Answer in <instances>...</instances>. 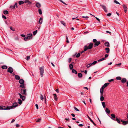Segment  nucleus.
Listing matches in <instances>:
<instances>
[{"mask_svg":"<svg viewBox=\"0 0 128 128\" xmlns=\"http://www.w3.org/2000/svg\"><path fill=\"white\" fill-rule=\"evenodd\" d=\"M110 84V83H105L104 85V86L105 87H106L108 86Z\"/></svg>","mask_w":128,"mask_h":128,"instance_id":"nucleus-42","label":"nucleus"},{"mask_svg":"<svg viewBox=\"0 0 128 128\" xmlns=\"http://www.w3.org/2000/svg\"><path fill=\"white\" fill-rule=\"evenodd\" d=\"M18 6H17V3H16L13 6L12 8V9L15 8H17Z\"/></svg>","mask_w":128,"mask_h":128,"instance_id":"nucleus-25","label":"nucleus"},{"mask_svg":"<svg viewBox=\"0 0 128 128\" xmlns=\"http://www.w3.org/2000/svg\"><path fill=\"white\" fill-rule=\"evenodd\" d=\"M82 18H88L89 17L88 16H82Z\"/></svg>","mask_w":128,"mask_h":128,"instance_id":"nucleus-51","label":"nucleus"},{"mask_svg":"<svg viewBox=\"0 0 128 128\" xmlns=\"http://www.w3.org/2000/svg\"><path fill=\"white\" fill-rule=\"evenodd\" d=\"M18 106V104L16 102H14L12 106H9L12 107V108H10V109H12L14 108H15Z\"/></svg>","mask_w":128,"mask_h":128,"instance_id":"nucleus-6","label":"nucleus"},{"mask_svg":"<svg viewBox=\"0 0 128 128\" xmlns=\"http://www.w3.org/2000/svg\"><path fill=\"white\" fill-rule=\"evenodd\" d=\"M2 18H4L5 19H6V17L4 15L2 16Z\"/></svg>","mask_w":128,"mask_h":128,"instance_id":"nucleus-59","label":"nucleus"},{"mask_svg":"<svg viewBox=\"0 0 128 128\" xmlns=\"http://www.w3.org/2000/svg\"><path fill=\"white\" fill-rule=\"evenodd\" d=\"M72 60V58H70L68 59V62H69V63H70L71 61Z\"/></svg>","mask_w":128,"mask_h":128,"instance_id":"nucleus-53","label":"nucleus"},{"mask_svg":"<svg viewBox=\"0 0 128 128\" xmlns=\"http://www.w3.org/2000/svg\"><path fill=\"white\" fill-rule=\"evenodd\" d=\"M15 78L17 80H23L22 79H20V76L18 75H16L15 76Z\"/></svg>","mask_w":128,"mask_h":128,"instance_id":"nucleus-12","label":"nucleus"},{"mask_svg":"<svg viewBox=\"0 0 128 128\" xmlns=\"http://www.w3.org/2000/svg\"><path fill=\"white\" fill-rule=\"evenodd\" d=\"M104 99V98L103 96H101L100 97V100L101 101H103Z\"/></svg>","mask_w":128,"mask_h":128,"instance_id":"nucleus-43","label":"nucleus"},{"mask_svg":"<svg viewBox=\"0 0 128 128\" xmlns=\"http://www.w3.org/2000/svg\"><path fill=\"white\" fill-rule=\"evenodd\" d=\"M74 109L75 110H76L77 111H79V110L78 108H76V107H74Z\"/></svg>","mask_w":128,"mask_h":128,"instance_id":"nucleus-58","label":"nucleus"},{"mask_svg":"<svg viewBox=\"0 0 128 128\" xmlns=\"http://www.w3.org/2000/svg\"><path fill=\"white\" fill-rule=\"evenodd\" d=\"M114 3H115L116 4H120L118 2V1H117L116 0H115L114 1Z\"/></svg>","mask_w":128,"mask_h":128,"instance_id":"nucleus-46","label":"nucleus"},{"mask_svg":"<svg viewBox=\"0 0 128 128\" xmlns=\"http://www.w3.org/2000/svg\"><path fill=\"white\" fill-rule=\"evenodd\" d=\"M114 120L117 121L118 122L119 124L120 123V120L117 117L116 118V119H115V120Z\"/></svg>","mask_w":128,"mask_h":128,"instance_id":"nucleus-22","label":"nucleus"},{"mask_svg":"<svg viewBox=\"0 0 128 128\" xmlns=\"http://www.w3.org/2000/svg\"><path fill=\"white\" fill-rule=\"evenodd\" d=\"M66 42L68 43H69V42L68 40V38L67 36H66Z\"/></svg>","mask_w":128,"mask_h":128,"instance_id":"nucleus-49","label":"nucleus"},{"mask_svg":"<svg viewBox=\"0 0 128 128\" xmlns=\"http://www.w3.org/2000/svg\"><path fill=\"white\" fill-rule=\"evenodd\" d=\"M126 80H121V82L122 83H124L126 82Z\"/></svg>","mask_w":128,"mask_h":128,"instance_id":"nucleus-57","label":"nucleus"},{"mask_svg":"<svg viewBox=\"0 0 128 128\" xmlns=\"http://www.w3.org/2000/svg\"><path fill=\"white\" fill-rule=\"evenodd\" d=\"M106 52L107 53H108L110 52V49L109 48H107L105 49Z\"/></svg>","mask_w":128,"mask_h":128,"instance_id":"nucleus-21","label":"nucleus"},{"mask_svg":"<svg viewBox=\"0 0 128 128\" xmlns=\"http://www.w3.org/2000/svg\"><path fill=\"white\" fill-rule=\"evenodd\" d=\"M93 45V43H90L89 44L88 46V48L89 49H91Z\"/></svg>","mask_w":128,"mask_h":128,"instance_id":"nucleus-10","label":"nucleus"},{"mask_svg":"<svg viewBox=\"0 0 128 128\" xmlns=\"http://www.w3.org/2000/svg\"><path fill=\"white\" fill-rule=\"evenodd\" d=\"M39 69L40 71V74L42 77L43 76L44 73V67L43 66L39 68Z\"/></svg>","mask_w":128,"mask_h":128,"instance_id":"nucleus-3","label":"nucleus"},{"mask_svg":"<svg viewBox=\"0 0 128 128\" xmlns=\"http://www.w3.org/2000/svg\"><path fill=\"white\" fill-rule=\"evenodd\" d=\"M24 2L22 0L18 2V4H19L20 5H21L22 4H24Z\"/></svg>","mask_w":128,"mask_h":128,"instance_id":"nucleus-27","label":"nucleus"},{"mask_svg":"<svg viewBox=\"0 0 128 128\" xmlns=\"http://www.w3.org/2000/svg\"><path fill=\"white\" fill-rule=\"evenodd\" d=\"M116 79L118 80H121V78L120 76L116 77Z\"/></svg>","mask_w":128,"mask_h":128,"instance_id":"nucleus-44","label":"nucleus"},{"mask_svg":"<svg viewBox=\"0 0 128 128\" xmlns=\"http://www.w3.org/2000/svg\"><path fill=\"white\" fill-rule=\"evenodd\" d=\"M73 67V65H72V64H70L69 65V68H70V70H72Z\"/></svg>","mask_w":128,"mask_h":128,"instance_id":"nucleus-26","label":"nucleus"},{"mask_svg":"<svg viewBox=\"0 0 128 128\" xmlns=\"http://www.w3.org/2000/svg\"><path fill=\"white\" fill-rule=\"evenodd\" d=\"M42 18H40L39 20L38 21V22L39 23L41 24L42 23Z\"/></svg>","mask_w":128,"mask_h":128,"instance_id":"nucleus-20","label":"nucleus"},{"mask_svg":"<svg viewBox=\"0 0 128 128\" xmlns=\"http://www.w3.org/2000/svg\"><path fill=\"white\" fill-rule=\"evenodd\" d=\"M36 6L38 8H40L41 6V5L40 3L38 2L36 4Z\"/></svg>","mask_w":128,"mask_h":128,"instance_id":"nucleus-14","label":"nucleus"},{"mask_svg":"<svg viewBox=\"0 0 128 128\" xmlns=\"http://www.w3.org/2000/svg\"><path fill=\"white\" fill-rule=\"evenodd\" d=\"M97 41V40L96 39H94L93 40V42L94 44L96 43Z\"/></svg>","mask_w":128,"mask_h":128,"instance_id":"nucleus-50","label":"nucleus"},{"mask_svg":"<svg viewBox=\"0 0 128 128\" xmlns=\"http://www.w3.org/2000/svg\"><path fill=\"white\" fill-rule=\"evenodd\" d=\"M29 40V38L27 36L26 37H25L24 38V40L26 41H27L28 40Z\"/></svg>","mask_w":128,"mask_h":128,"instance_id":"nucleus-35","label":"nucleus"},{"mask_svg":"<svg viewBox=\"0 0 128 128\" xmlns=\"http://www.w3.org/2000/svg\"><path fill=\"white\" fill-rule=\"evenodd\" d=\"M78 76L79 78H81L82 76V74L81 73H79L78 74Z\"/></svg>","mask_w":128,"mask_h":128,"instance_id":"nucleus-30","label":"nucleus"},{"mask_svg":"<svg viewBox=\"0 0 128 128\" xmlns=\"http://www.w3.org/2000/svg\"><path fill=\"white\" fill-rule=\"evenodd\" d=\"M7 71L8 72L12 73L13 72V69L12 67H9L8 68V70Z\"/></svg>","mask_w":128,"mask_h":128,"instance_id":"nucleus-8","label":"nucleus"},{"mask_svg":"<svg viewBox=\"0 0 128 128\" xmlns=\"http://www.w3.org/2000/svg\"><path fill=\"white\" fill-rule=\"evenodd\" d=\"M72 73L75 74H77V71L74 69H72Z\"/></svg>","mask_w":128,"mask_h":128,"instance_id":"nucleus-28","label":"nucleus"},{"mask_svg":"<svg viewBox=\"0 0 128 128\" xmlns=\"http://www.w3.org/2000/svg\"><path fill=\"white\" fill-rule=\"evenodd\" d=\"M16 127H18L20 126V125L18 124H16Z\"/></svg>","mask_w":128,"mask_h":128,"instance_id":"nucleus-63","label":"nucleus"},{"mask_svg":"<svg viewBox=\"0 0 128 128\" xmlns=\"http://www.w3.org/2000/svg\"><path fill=\"white\" fill-rule=\"evenodd\" d=\"M111 118L114 120H115V118H116L115 115L114 114H111Z\"/></svg>","mask_w":128,"mask_h":128,"instance_id":"nucleus-13","label":"nucleus"},{"mask_svg":"<svg viewBox=\"0 0 128 128\" xmlns=\"http://www.w3.org/2000/svg\"><path fill=\"white\" fill-rule=\"evenodd\" d=\"M38 11L39 13L40 14H42V10L41 9H39L38 10Z\"/></svg>","mask_w":128,"mask_h":128,"instance_id":"nucleus-37","label":"nucleus"},{"mask_svg":"<svg viewBox=\"0 0 128 128\" xmlns=\"http://www.w3.org/2000/svg\"><path fill=\"white\" fill-rule=\"evenodd\" d=\"M121 64L120 63L118 64H116V65L117 66H120Z\"/></svg>","mask_w":128,"mask_h":128,"instance_id":"nucleus-61","label":"nucleus"},{"mask_svg":"<svg viewBox=\"0 0 128 128\" xmlns=\"http://www.w3.org/2000/svg\"><path fill=\"white\" fill-rule=\"evenodd\" d=\"M111 15V14L110 13H108L107 14V16H110Z\"/></svg>","mask_w":128,"mask_h":128,"instance_id":"nucleus-55","label":"nucleus"},{"mask_svg":"<svg viewBox=\"0 0 128 128\" xmlns=\"http://www.w3.org/2000/svg\"><path fill=\"white\" fill-rule=\"evenodd\" d=\"M108 55L107 54H106L105 55V58H106L108 57Z\"/></svg>","mask_w":128,"mask_h":128,"instance_id":"nucleus-64","label":"nucleus"},{"mask_svg":"<svg viewBox=\"0 0 128 128\" xmlns=\"http://www.w3.org/2000/svg\"><path fill=\"white\" fill-rule=\"evenodd\" d=\"M97 63V62L96 61H94L92 63V64L94 65Z\"/></svg>","mask_w":128,"mask_h":128,"instance_id":"nucleus-48","label":"nucleus"},{"mask_svg":"<svg viewBox=\"0 0 128 128\" xmlns=\"http://www.w3.org/2000/svg\"><path fill=\"white\" fill-rule=\"evenodd\" d=\"M104 90L102 89H100V93H103Z\"/></svg>","mask_w":128,"mask_h":128,"instance_id":"nucleus-52","label":"nucleus"},{"mask_svg":"<svg viewBox=\"0 0 128 128\" xmlns=\"http://www.w3.org/2000/svg\"><path fill=\"white\" fill-rule=\"evenodd\" d=\"M100 6L102 7L103 9L104 10L105 12H107V10L106 6L103 5H100Z\"/></svg>","mask_w":128,"mask_h":128,"instance_id":"nucleus-7","label":"nucleus"},{"mask_svg":"<svg viewBox=\"0 0 128 128\" xmlns=\"http://www.w3.org/2000/svg\"><path fill=\"white\" fill-rule=\"evenodd\" d=\"M24 2L25 3H28L29 4H30L32 3L29 0H26L24 1Z\"/></svg>","mask_w":128,"mask_h":128,"instance_id":"nucleus-23","label":"nucleus"},{"mask_svg":"<svg viewBox=\"0 0 128 128\" xmlns=\"http://www.w3.org/2000/svg\"><path fill=\"white\" fill-rule=\"evenodd\" d=\"M10 29L12 30V31H14L15 30V29L14 28L13 29L12 28V27H10Z\"/></svg>","mask_w":128,"mask_h":128,"instance_id":"nucleus-56","label":"nucleus"},{"mask_svg":"<svg viewBox=\"0 0 128 128\" xmlns=\"http://www.w3.org/2000/svg\"><path fill=\"white\" fill-rule=\"evenodd\" d=\"M121 121L123 123L122 124H123L124 125H125L128 123V120L127 121H123L122 120H121Z\"/></svg>","mask_w":128,"mask_h":128,"instance_id":"nucleus-17","label":"nucleus"},{"mask_svg":"<svg viewBox=\"0 0 128 128\" xmlns=\"http://www.w3.org/2000/svg\"><path fill=\"white\" fill-rule=\"evenodd\" d=\"M123 7L124 8V12L126 13V12L127 9L126 6L125 5H123Z\"/></svg>","mask_w":128,"mask_h":128,"instance_id":"nucleus-16","label":"nucleus"},{"mask_svg":"<svg viewBox=\"0 0 128 128\" xmlns=\"http://www.w3.org/2000/svg\"><path fill=\"white\" fill-rule=\"evenodd\" d=\"M36 108L37 109H38V106L37 104H36Z\"/></svg>","mask_w":128,"mask_h":128,"instance_id":"nucleus-62","label":"nucleus"},{"mask_svg":"<svg viewBox=\"0 0 128 128\" xmlns=\"http://www.w3.org/2000/svg\"><path fill=\"white\" fill-rule=\"evenodd\" d=\"M2 68L3 69H6L8 67L4 65L2 66Z\"/></svg>","mask_w":128,"mask_h":128,"instance_id":"nucleus-24","label":"nucleus"},{"mask_svg":"<svg viewBox=\"0 0 128 128\" xmlns=\"http://www.w3.org/2000/svg\"><path fill=\"white\" fill-rule=\"evenodd\" d=\"M21 93L22 94L24 95H26V89H22L20 90Z\"/></svg>","mask_w":128,"mask_h":128,"instance_id":"nucleus-5","label":"nucleus"},{"mask_svg":"<svg viewBox=\"0 0 128 128\" xmlns=\"http://www.w3.org/2000/svg\"><path fill=\"white\" fill-rule=\"evenodd\" d=\"M18 103L19 104H21L22 103V100L20 99H18Z\"/></svg>","mask_w":128,"mask_h":128,"instance_id":"nucleus-36","label":"nucleus"},{"mask_svg":"<svg viewBox=\"0 0 128 128\" xmlns=\"http://www.w3.org/2000/svg\"><path fill=\"white\" fill-rule=\"evenodd\" d=\"M54 99L56 101L57 100V96L56 94H54Z\"/></svg>","mask_w":128,"mask_h":128,"instance_id":"nucleus-29","label":"nucleus"},{"mask_svg":"<svg viewBox=\"0 0 128 128\" xmlns=\"http://www.w3.org/2000/svg\"><path fill=\"white\" fill-rule=\"evenodd\" d=\"M40 100H43L44 99V96H43V95L42 94H41L40 95Z\"/></svg>","mask_w":128,"mask_h":128,"instance_id":"nucleus-31","label":"nucleus"},{"mask_svg":"<svg viewBox=\"0 0 128 128\" xmlns=\"http://www.w3.org/2000/svg\"><path fill=\"white\" fill-rule=\"evenodd\" d=\"M60 22L62 24H63L64 26H66V24L63 21H60Z\"/></svg>","mask_w":128,"mask_h":128,"instance_id":"nucleus-34","label":"nucleus"},{"mask_svg":"<svg viewBox=\"0 0 128 128\" xmlns=\"http://www.w3.org/2000/svg\"><path fill=\"white\" fill-rule=\"evenodd\" d=\"M102 104L103 107L104 108H105L106 107L105 102H102Z\"/></svg>","mask_w":128,"mask_h":128,"instance_id":"nucleus-38","label":"nucleus"},{"mask_svg":"<svg viewBox=\"0 0 128 128\" xmlns=\"http://www.w3.org/2000/svg\"><path fill=\"white\" fill-rule=\"evenodd\" d=\"M12 108V107L9 106L6 107L5 106H0V110H10Z\"/></svg>","mask_w":128,"mask_h":128,"instance_id":"nucleus-1","label":"nucleus"},{"mask_svg":"<svg viewBox=\"0 0 128 128\" xmlns=\"http://www.w3.org/2000/svg\"><path fill=\"white\" fill-rule=\"evenodd\" d=\"M105 60V58H103L98 60V62L104 60Z\"/></svg>","mask_w":128,"mask_h":128,"instance_id":"nucleus-41","label":"nucleus"},{"mask_svg":"<svg viewBox=\"0 0 128 128\" xmlns=\"http://www.w3.org/2000/svg\"><path fill=\"white\" fill-rule=\"evenodd\" d=\"M105 111L108 114H109L110 112V110H109L107 108H106Z\"/></svg>","mask_w":128,"mask_h":128,"instance_id":"nucleus-18","label":"nucleus"},{"mask_svg":"<svg viewBox=\"0 0 128 128\" xmlns=\"http://www.w3.org/2000/svg\"><path fill=\"white\" fill-rule=\"evenodd\" d=\"M37 32H38L37 30H36L34 32H33V35H35L37 33Z\"/></svg>","mask_w":128,"mask_h":128,"instance_id":"nucleus-40","label":"nucleus"},{"mask_svg":"<svg viewBox=\"0 0 128 128\" xmlns=\"http://www.w3.org/2000/svg\"><path fill=\"white\" fill-rule=\"evenodd\" d=\"M90 14V15H92V16H94V17H95V18H96V20H98L99 22H100V19L98 18H97L96 17L94 16L92 14Z\"/></svg>","mask_w":128,"mask_h":128,"instance_id":"nucleus-39","label":"nucleus"},{"mask_svg":"<svg viewBox=\"0 0 128 128\" xmlns=\"http://www.w3.org/2000/svg\"><path fill=\"white\" fill-rule=\"evenodd\" d=\"M104 45L105 46L109 47L110 46V44L109 42H106L104 43Z\"/></svg>","mask_w":128,"mask_h":128,"instance_id":"nucleus-19","label":"nucleus"},{"mask_svg":"<svg viewBox=\"0 0 128 128\" xmlns=\"http://www.w3.org/2000/svg\"><path fill=\"white\" fill-rule=\"evenodd\" d=\"M18 94L20 96V98H22V100L24 101L25 100L26 98L25 96H22L20 93H19Z\"/></svg>","mask_w":128,"mask_h":128,"instance_id":"nucleus-9","label":"nucleus"},{"mask_svg":"<svg viewBox=\"0 0 128 128\" xmlns=\"http://www.w3.org/2000/svg\"><path fill=\"white\" fill-rule=\"evenodd\" d=\"M41 119L40 118H38L37 120L36 121V122H39L41 120Z\"/></svg>","mask_w":128,"mask_h":128,"instance_id":"nucleus-60","label":"nucleus"},{"mask_svg":"<svg viewBox=\"0 0 128 128\" xmlns=\"http://www.w3.org/2000/svg\"><path fill=\"white\" fill-rule=\"evenodd\" d=\"M12 108V107L9 106L6 107L5 106H0V110H10Z\"/></svg>","mask_w":128,"mask_h":128,"instance_id":"nucleus-2","label":"nucleus"},{"mask_svg":"<svg viewBox=\"0 0 128 128\" xmlns=\"http://www.w3.org/2000/svg\"><path fill=\"white\" fill-rule=\"evenodd\" d=\"M26 60H28L30 59V56H27L26 57Z\"/></svg>","mask_w":128,"mask_h":128,"instance_id":"nucleus-54","label":"nucleus"},{"mask_svg":"<svg viewBox=\"0 0 128 128\" xmlns=\"http://www.w3.org/2000/svg\"><path fill=\"white\" fill-rule=\"evenodd\" d=\"M80 53H78L76 55V58L79 57L80 56Z\"/></svg>","mask_w":128,"mask_h":128,"instance_id":"nucleus-47","label":"nucleus"},{"mask_svg":"<svg viewBox=\"0 0 128 128\" xmlns=\"http://www.w3.org/2000/svg\"><path fill=\"white\" fill-rule=\"evenodd\" d=\"M100 44V42L97 41L96 43L94 44V47H95L96 46H98Z\"/></svg>","mask_w":128,"mask_h":128,"instance_id":"nucleus-11","label":"nucleus"},{"mask_svg":"<svg viewBox=\"0 0 128 128\" xmlns=\"http://www.w3.org/2000/svg\"><path fill=\"white\" fill-rule=\"evenodd\" d=\"M19 83L20 84V86L22 88H24V80H19Z\"/></svg>","mask_w":128,"mask_h":128,"instance_id":"nucleus-4","label":"nucleus"},{"mask_svg":"<svg viewBox=\"0 0 128 128\" xmlns=\"http://www.w3.org/2000/svg\"><path fill=\"white\" fill-rule=\"evenodd\" d=\"M4 13L5 14H8V11L6 10H4Z\"/></svg>","mask_w":128,"mask_h":128,"instance_id":"nucleus-33","label":"nucleus"},{"mask_svg":"<svg viewBox=\"0 0 128 128\" xmlns=\"http://www.w3.org/2000/svg\"><path fill=\"white\" fill-rule=\"evenodd\" d=\"M32 34H27V36L29 38V39L30 40L32 38Z\"/></svg>","mask_w":128,"mask_h":128,"instance_id":"nucleus-15","label":"nucleus"},{"mask_svg":"<svg viewBox=\"0 0 128 128\" xmlns=\"http://www.w3.org/2000/svg\"><path fill=\"white\" fill-rule=\"evenodd\" d=\"M88 49H89L88 48V46H84V51H86Z\"/></svg>","mask_w":128,"mask_h":128,"instance_id":"nucleus-32","label":"nucleus"},{"mask_svg":"<svg viewBox=\"0 0 128 128\" xmlns=\"http://www.w3.org/2000/svg\"><path fill=\"white\" fill-rule=\"evenodd\" d=\"M87 116L88 118L90 120V121L92 122H93V121L91 119V118L88 115H87Z\"/></svg>","mask_w":128,"mask_h":128,"instance_id":"nucleus-45","label":"nucleus"}]
</instances>
